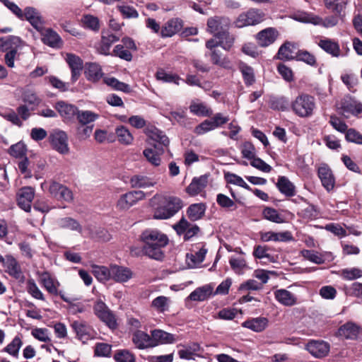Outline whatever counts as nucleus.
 I'll list each match as a JSON object with an SVG mask.
<instances>
[{
	"mask_svg": "<svg viewBox=\"0 0 362 362\" xmlns=\"http://www.w3.org/2000/svg\"><path fill=\"white\" fill-rule=\"evenodd\" d=\"M103 81L107 86L116 90L122 91L124 93H129L131 91V88L128 84L118 81L116 78L105 77Z\"/></svg>",
	"mask_w": 362,
	"mask_h": 362,
	"instance_id": "obj_45",
	"label": "nucleus"
},
{
	"mask_svg": "<svg viewBox=\"0 0 362 362\" xmlns=\"http://www.w3.org/2000/svg\"><path fill=\"white\" fill-rule=\"evenodd\" d=\"M28 21L36 30L43 28V21L39 11L33 7H26L23 11V20Z\"/></svg>",
	"mask_w": 362,
	"mask_h": 362,
	"instance_id": "obj_20",
	"label": "nucleus"
},
{
	"mask_svg": "<svg viewBox=\"0 0 362 362\" xmlns=\"http://www.w3.org/2000/svg\"><path fill=\"white\" fill-rule=\"evenodd\" d=\"M144 245V252L149 257L160 260L164 255L162 248L167 245L168 238L157 229H146L141 235Z\"/></svg>",
	"mask_w": 362,
	"mask_h": 362,
	"instance_id": "obj_2",
	"label": "nucleus"
},
{
	"mask_svg": "<svg viewBox=\"0 0 362 362\" xmlns=\"http://www.w3.org/2000/svg\"><path fill=\"white\" fill-rule=\"evenodd\" d=\"M90 236L93 239L102 242H107L112 238L110 233L106 229L103 228H98L91 231L90 233Z\"/></svg>",
	"mask_w": 362,
	"mask_h": 362,
	"instance_id": "obj_58",
	"label": "nucleus"
},
{
	"mask_svg": "<svg viewBox=\"0 0 362 362\" xmlns=\"http://www.w3.org/2000/svg\"><path fill=\"white\" fill-rule=\"evenodd\" d=\"M118 40L119 37L113 34H103L99 47L100 53L105 55L109 54V51L111 45H112V43Z\"/></svg>",
	"mask_w": 362,
	"mask_h": 362,
	"instance_id": "obj_43",
	"label": "nucleus"
},
{
	"mask_svg": "<svg viewBox=\"0 0 362 362\" xmlns=\"http://www.w3.org/2000/svg\"><path fill=\"white\" fill-rule=\"evenodd\" d=\"M171 304L170 298L160 296L154 298L151 304V308L158 313H164L169 310Z\"/></svg>",
	"mask_w": 362,
	"mask_h": 362,
	"instance_id": "obj_35",
	"label": "nucleus"
},
{
	"mask_svg": "<svg viewBox=\"0 0 362 362\" xmlns=\"http://www.w3.org/2000/svg\"><path fill=\"white\" fill-rule=\"evenodd\" d=\"M341 108L343 113H351L353 115H357L362 112V104L352 98L344 100L342 103Z\"/></svg>",
	"mask_w": 362,
	"mask_h": 362,
	"instance_id": "obj_39",
	"label": "nucleus"
},
{
	"mask_svg": "<svg viewBox=\"0 0 362 362\" xmlns=\"http://www.w3.org/2000/svg\"><path fill=\"white\" fill-rule=\"evenodd\" d=\"M0 116L7 121L11 122L13 124L16 125L18 127H21L23 125V122L17 115V113L12 109L6 110L4 111H0Z\"/></svg>",
	"mask_w": 362,
	"mask_h": 362,
	"instance_id": "obj_54",
	"label": "nucleus"
},
{
	"mask_svg": "<svg viewBox=\"0 0 362 362\" xmlns=\"http://www.w3.org/2000/svg\"><path fill=\"white\" fill-rule=\"evenodd\" d=\"M42 40L45 45L52 47H59L62 44L59 35L52 29L45 30L42 33Z\"/></svg>",
	"mask_w": 362,
	"mask_h": 362,
	"instance_id": "obj_34",
	"label": "nucleus"
},
{
	"mask_svg": "<svg viewBox=\"0 0 362 362\" xmlns=\"http://www.w3.org/2000/svg\"><path fill=\"white\" fill-rule=\"evenodd\" d=\"M65 60L71 70V81L75 83L81 75L83 69V61L78 56L71 53L66 54Z\"/></svg>",
	"mask_w": 362,
	"mask_h": 362,
	"instance_id": "obj_15",
	"label": "nucleus"
},
{
	"mask_svg": "<svg viewBox=\"0 0 362 362\" xmlns=\"http://www.w3.org/2000/svg\"><path fill=\"white\" fill-rule=\"evenodd\" d=\"M147 143L151 146L159 145L160 146H167L169 144V139L163 132L156 127L148 128L146 131Z\"/></svg>",
	"mask_w": 362,
	"mask_h": 362,
	"instance_id": "obj_11",
	"label": "nucleus"
},
{
	"mask_svg": "<svg viewBox=\"0 0 362 362\" xmlns=\"http://www.w3.org/2000/svg\"><path fill=\"white\" fill-rule=\"evenodd\" d=\"M212 292L213 287L206 284L196 288L189 294L188 298L193 301H204L212 295Z\"/></svg>",
	"mask_w": 362,
	"mask_h": 362,
	"instance_id": "obj_30",
	"label": "nucleus"
},
{
	"mask_svg": "<svg viewBox=\"0 0 362 362\" xmlns=\"http://www.w3.org/2000/svg\"><path fill=\"white\" fill-rule=\"evenodd\" d=\"M269 272L263 269H257L254 272L253 276L257 279L259 282L255 283L250 280V290H258L263 284H266L269 279Z\"/></svg>",
	"mask_w": 362,
	"mask_h": 362,
	"instance_id": "obj_46",
	"label": "nucleus"
},
{
	"mask_svg": "<svg viewBox=\"0 0 362 362\" xmlns=\"http://www.w3.org/2000/svg\"><path fill=\"white\" fill-rule=\"evenodd\" d=\"M146 193L141 190H132L121 194L117 200L116 209L120 211H127L136 204L139 201L144 199Z\"/></svg>",
	"mask_w": 362,
	"mask_h": 362,
	"instance_id": "obj_5",
	"label": "nucleus"
},
{
	"mask_svg": "<svg viewBox=\"0 0 362 362\" xmlns=\"http://www.w3.org/2000/svg\"><path fill=\"white\" fill-rule=\"evenodd\" d=\"M32 336L42 342H47L50 341L49 332L46 328H34L31 331Z\"/></svg>",
	"mask_w": 362,
	"mask_h": 362,
	"instance_id": "obj_63",
	"label": "nucleus"
},
{
	"mask_svg": "<svg viewBox=\"0 0 362 362\" xmlns=\"http://www.w3.org/2000/svg\"><path fill=\"white\" fill-rule=\"evenodd\" d=\"M343 16H339L337 13L334 16H330L325 19L320 18L310 13L300 11L294 13L292 18L296 21L303 23H311L315 25H322L325 28H332L335 26L340 18Z\"/></svg>",
	"mask_w": 362,
	"mask_h": 362,
	"instance_id": "obj_4",
	"label": "nucleus"
},
{
	"mask_svg": "<svg viewBox=\"0 0 362 362\" xmlns=\"http://www.w3.org/2000/svg\"><path fill=\"white\" fill-rule=\"evenodd\" d=\"M35 196V190L31 187H24L18 192V204L23 210L29 212L31 209V203Z\"/></svg>",
	"mask_w": 362,
	"mask_h": 362,
	"instance_id": "obj_12",
	"label": "nucleus"
},
{
	"mask_svg": "<svg viewBox=\"0 0 362 362\" xmlns=\"http://www.w3.org/2000/svg\"><path fill=\"white\" fill-rule=\"evenodd\" d=\"M306 349L315 358H322L329 351V344L324 341H310L306 345Z\"/></svg>",
	"mask_w": 362,
	"mask_h": 362,
	"instance_id": "obj_16",
	"label": "nucleus"
},
{
	"mask_svg": "<svg viewBox=\"0 0 362 362\" xmlns=\"http://www.w3.org/2000/svg\"><path fill=\"white\" fill-rule=\"evenodd\" d=\"M55 108L64 119L70 120L75 115L78 110L77 107L74 105L69 104L64 101H59L55 105Z\"/></svg>",
	"mask_w": 362,
	"mask_h": 362,
	"instance_id": "obj_28",
	"label": "nucleus"
},
{
	"mask_svg": "<svg viewBox=\"0 0 362 362\" xmlns=\"http://www.w3.org/2000/svg\"><path fill=\"white\" fill-rule=\"evenodd\" d=\"M209 176L203 175L198 177H194L186 189V192L190 196H196L201 193L207 186Z\"/></svg>",
	"mask_w": 362,
	"mask_h": 362,
	"instance_id": "obj_21",
	"label": "nucleus"
},
{
	"mask_svg": "<svg viewBox=\"0 0 362 362\" xmlns=\"http://www.w3.org/2000/svg\"><path fill=\"white\" fill-rule=\"evenodd\" d=\"M294 45L290 42H286L283 44L278 51V58L280 59H291L293 58L292 49Z\"/></svg>",
	"mask_w": 362,
	"mask_h": 362,
	"instance_id": "obj_55",
	"label": "nucleus"
},
{
	"mask_svg": "<svg viewBox=\"0 0 362 362\" xmlns=\"http://www.w3.org/2000/svg\"><path fill=\"white\" fill-rule=\"evenodd\" d=\"M260 238L264 242L274 241V242H288L293 240V236L291 232H272L268 231L262 233Z\"/></svg>",
	"mask_w": 362,
	"mask_h": 362,
	"instance_id": "obj_26",
	"label": "nucleus"
},
{
	"mask_svg": "<svg viewBox=\"0 0 362 362\" xmlns=\"http://www.w3.org/2000/svg\"><path fill=\"white\" fill-rule=\"evenodd\" d=\"M26 289L28 293L34 298L45 300V296L40 291L37 284L33 279H28L26 282Z\"/></svg>",
	"mask_w": 362,
	"mask_h": 362,
	"instance_id": "obj_50",
	"label": "nucleus"
},
{
	"mask_svg": "<svg viewBox=\"0 0 362 362\" xmlns=\"http://www.w3.org/2000/svg\"><path fill=\"white\" fill-rule=\"evenodd\" d=\"M173 228L179 235L184 236L185 240H189L199 231V228L195 223L188 221L185 217L174 224Z\"/></svg>",
	"mask_w": 362,
	"mask_h": 362,
	"instance_id": "obj_9",
	"label": "nucleus"
},
{
	"mask_svg": "<svg viewBox=\"0 0 362 362\" xmlns=\"http://www.w3.org/2000/svg\"><path fill=\"white\" fill-rule=\"evenodd\" d=\"M93 274L100 281H106L111 279L110 266H96L93 267Z\"/></svg>",
	"mask_w": 362,
	"mask_h": 362,
	"instance_id": "obj_53",
	"label": "nucleus"
},
{
	"mask_svg": "<svg viewBox=\"0 0 362 362\" xmlns=\"http://www.w3.org/2000/svg\"><path fill=\"white\" fill-rule=\"evenodd\" d=\"M318 177L322 186L327 190H332L334 187L335 180L332 170L327 165L322 164L318 168Z\"/></svg>",
	"mask_w": 362,
	"mask_h": 362,
	"instance_id": "obj_19",
	"label": "nucleus"
},
{
	"mask_svg": "<svg viewBox=\"0 0 362 362\" xmlns=\"http://www.w3.org/2000/svg\"><path fill=\"white\" fill-rule=\"evenodd\" d=\"M9 153L16 158H22L25 156L26 146L22 142L12 145L9 149Z\"/></svg>",
	"mask_w": 362,
	"mask_h": 362,
	"instance_id": "obj_64",
	"label": "nucleus"
},
{
	"mask_svg": "<svg viewBox=\"0 0 362 362\" xmlns=\"http://www.w3.org/2000/svg\"><path fill=\"white\" fill-rule=\"evenodd\" d=\"M6 272L15 279H19L21 275V269L19 264L15 258L11 256L7 257L5 262Z\"/></svg>",
	"mask_w": 362,
	"mask_h": 362,
	"instance_id": "obj_42",
	"label": "nucleus"
},
{
	"mask_svg": "<svg viewBox=\"0 0 362 362\" xmlns=\"http://www.w3.org/2000/svg\"><path fill=\"white\" fill-rule=\"evenodd\" d=\"M350 1L351 0H324L325 7L339 16H344V11Z\"/></svg>",
	"mask_w": 362,
	"mask_h": 362,
	"instance_id": "obj_32",
	"label": "nucleus"
},
{
	"mask_svg": "<svg viewBox=\"0 0 362 362\" xmlns=\"http://www.w3.org/2000/svg\"><path fill=\"white\" fill-rule=\"evenodd\" d=\"M302 256L317 264H321L324 262V259L321 255H319L317 252L309 250H303L301 251Z\"/></svg>",
	"mask_w": 362,
	"mask_h": 362,
	"instance_id": "obj_61",
	"label": "nucleus"
},
{
	"mask_svg": "<svg viewBox=\"0 0 362 362\" xmlns=\"http://www.w3.org/2000/svg\"><path fill=\"white\" fill-rule=\"evenodd\" d=\"M338 334L346 339H355L358 334V327L353 322H347L340 327Z\"/></svg>",
	"mask_w": 362,
	"mask_h": 362,
	"instance_id": "obj_40",
	"label": "nucleus"
},
{
	"mask_svg": "<svg viewBox=\"0 0 362 362\" xmlns=\"http://www.w3.org/2000/svg\"><path fill=\"white\" fill-rule=\"evenodd\" d=\"M262 214L264 218L270 221L278 223L284 222L283 217L278 213V211L276 209L273 208L266 207L263 210Z\"/></svg>",
	"mask_w": 362,
	"mask_h": 362,
	"instance_id": "obj_59",
	"label": "nucleus"
},
{
	"mask_svg": "<svg viewBox=\"0 0 362 362\" xmlns=\"http://www.w3.org/2000/svg\"><path fill=\"white\" fill-rule=\"evenodd\" d=\"M340 276L347 281H352L362 277V270L356 268H346L340 271Z\"/></svg>",
	"mask_w": 362,
	"mask_h": 362,
	"instance_id": "obj_52",
	"label": "nucleus"
},
{
	"mask_svg": "<svg viewBox=\"0 0 362 362\" xmlns=\"http://www.w3.org/2000/svg\"><path fill=\"white\" fill-rule=\"evenodd\" d=\"M276 300L283 305L292 306L296 303V296L286 289H278L274 292Z\"/></svg>",
	"mask_w": 362,
	"mask_h": 362,
	"instance_id": "obj_29",
	"label": "nucleus"
},
{
	"mask_svg": "<svg viewBox=\"0 0 362 362\" xmlns=\"http://www.w3.org/2000/svg\"><path fill=\"white\" fill-rule=\"evenodd\" d=\"M318 45L326 52L333 57H339L340 54V48L339 44L330 39H322L319 41Z\"/></svg>",
	"mask_w": 362,
	"mask_h": 362,
	"instance_id": "obj_38",
	"label": "nucleus"
},
{
	"mask_svg": "<svg viewBox=\"0 0 362 362\" xmlns=\"http://www.w3.org/2000/svg\"><path fill=\"white\" fill-rule=\"evenodd\" d=\"M76 117L79 123L83 125L89 124L95 121L99 115L90 110H77Z\"/></svg>",
	"mask_w": 362,
	"mask_h": 362,
	"instance_id": "obj_48",
	"label": "nucleus"
},
{
	"mask_svg": "<svg viewBox=\"0 0 362 362\" xmlns=\"http://www.w3.org/2000/svg\"><path fill=\"white\" fill-rule=\"evenodd\" d=\"M279 32L274 28H267L261 30L256 35L257 43L261 47H267L276 40Z\"/></svg>",
	"mask_w": 362,
	"mask_h": 362,
	"instance_id": "obj_18",
	"label": "nucleus"
},
{
	"mask_svg": "<svg viewBox=\"0 0 362 362\" xmlns=\"http://www.w3.org/2000/svg\"><path fill=\"white\" fill-rule=\"evenodd\" d=\"M85 74L87 79L94 83L98 82L103 76L101 66L95 62L86 64Z\"/></svg>",
	"mask_w": 362,
	"mask_h": 362,
	"instance_id": "obj_31",
	"label": "nucleus"
},
{
	"mask_svg": "<svg viewBox=\"0 0 362 362\" xmlns=\"http://www.w3.org/2000/svg\"><path fill=\"white\" fill-rule=\"evenodd\" d=\"M22 345V337L20 335H17L4 349V351L13 356H18L19 350L21 348Z\"/></svg>",
	"mask_w": 362,
	"mask_h": 362,
	"instance_id": "obj_49",
	"label": "nucleus"
},
{
	"mask_svg": "<svg viewBox=\"0 0 362 362\" xmlns=\"http://www.w3.org/2000/svg\"><path fill=\"white\" fill-rule=\"evenodd\" d=\"M163 153V148L159 145L146 148L143 151L144 157L154 166H158L160 163V156Z\"/></svg>",
	"mask_w": 362,
	"mask_h": 362,
	"instance_id": "obj_27",
	"label": "nucleus"
},
{
	"mask_svg": "<svg viewBox=\"0 0 362 362\" xmlns=\"http://www.w3.org/2000/svg\"><path fill=\"white\" fill-rule=\"evenodd\" d=\"M291 108L299 117H310L316 108L315 98L307 93H301L291 102Z\"/></svg>",
	"mask_w": 362,
	"mask_h": 362,
	"instance_id": "obj_3",
	"label": "nucleus"
},
{
	"mask_svg": "<svg viewBox=\"0 0 362 362\" xmlns=\"http://www.w3.org/2000/svg\"><path fill=\"white\" fill-rule=\"evenodd\" d=\"M230 264L234 272L238 274H242L247 269L245 261L240 257H232L230 259Z\"/></svg>",
	"mask_w": 362,
	"mask_h": 362,
	"instance_id": "obj_56",
	"label": "nucleus"
},
{
	"mask_svg": "<svg viewBox=\"0 0 362 362\" xmlns=\"http://www.w3.org/2000/svg\"><path fill=\"white\" fill-rule=\"evenodd\" d=\"M151 334L153 347L160 344H173L176 341V337L174 334L162 329H153L151 332Z\"/></svg>",
	"mask_w": 362,
	"mask_h": 362,
	"instance_id": "obj_17",
	"label": "nucleus"
},
{
	"mask_svg": "<svg viewBox=\"0 0 362 362\" xmlns=\"http://www.w3.org/2000/svg\"><path fill=\"white\" fill-rule=\"evenodd\" d=\"M58 226L62 228H67L71 230H77L83 234L82 229L79 223L71 218L66 217L59 219L58 221Z\"/></svg>",
	"mask_w": 362,
	"mask_h": 362,
	"instance_id": "obj_51",
	"label": "nucleus"
},
{
	"mask_svg": "<svg viewBox=\"0 0 362 362\" xmlns=\"http://www.w3.org/2000/svg\"><path fill=\"white\" fill-rule=\"evenodd\" d=\"M156 78L158 81H160L164 83H173L178 85L180 78L175 74L169 73L165 71L163 69H159L156 71Z\"/></svg>",
	"mask_w": 362,
	"mask_h": 362,
	"instance_id": "obj_47",
	"label": "nucleus"
},
{
	"mask_svg": "<svg viewBox=\"0 0 362 362\" xmlns=\"http://www.w3.org/2000/svg\"><path fill=\"white\" fill-rule=\"evenodd\" d=\"M24 45L20 37L9 35L0 37V51L7 52L13 49H21Z\"/></svg>",
	"mask_w": 362,
	"mask_h": 362,
	"instance_id": "obj_22",
	"label": "nucleus"
},
{
	"mask_svg": "<svg viewBox=\"0 0 362 362\" xmlns=\"http://www.w3.org/2000/svg\"><path fill=\"white\" fill-rule=\"evenodd\" d=\"M81 22L83 26L86 28L90 29L92 30H98L99 25V20L97 17L87 14L84 15L81 19Z\"/></svg>",
	"mask_w": 362,
	"mask_h": 362,
	"instance_id": "obj_57",
	"label": "nucleus"
},
{
	"mask_svg": "<svg viewBox=\"0 0 362 362\" xmlns=\"http://www.w3.org/2000/svg\"><path fill=\"white\" fill-rule=\"evenodd\" d=\"M115 134L118 141L123 145H130L134 141V136L129 130L124 126L117 127L115 129Z\"/></svg>",
	"mask_w": 362,
	"mask_h": 362,
	"instance_id": "obj_41",
	"label": "nucleus"
},
{
	"mask_svg": "<svg viewBox=\"0 0 362 362\" xmlns=\"http://www.w3.org/2000/svg\"><path fill=\"white\" fill-rule=\"evenodd\" d=\"M40 284L46 289V291L52 295H59L65 302H69V299L66 298L64 294L58 291L60 286L59 282L48 272L37 273Z\"/></svg>",
	"mask_w": 362,
	"mask_h": 362,
	"instance_id": "obj_6",
	"label": "nucleus"
},
{
	"mask_svg": "<svg viewBox=\"0 0 362 362\" xmlns=\"http://www.w3.org/2000/svg\"><path fill=\"white\" fill-rule=\"evenodd\" d=\"M276 187L286 197H293L296 194L294 185L284 176L279 177Z\"/></svg>",
	"mask_w": 362,
	"mask_h": 362,
	"instance_id": "obj_36",
	"label": "nucleus"
},
{
	"mask_svg": "<svg viewBox=\"0 0 362 362\" xmlns=\"http://www.w3.org/2000/svg\"><path fill=\"white\" fill-rule=\"evenodd\" d=\"M189 108L192 114L199 117H208L212 114L211 110L199 100H192Z\"/></svg>",
	"mask_w": 362,
	"mask_h": 362,
	"instance_id": "obj_33",
	"label": "nucleus"
},
{
	"mask_svg": "<svg viewBox=\"0 0 362 362\" xmlns=\"http://www.w3.org/2000/svg\"><path fill=\"white\" fill-rule=\"evenodd\" d=\"M153 209V218L165 220L173 217L182 208L180 198L165 194H156L149 201Z\"/></svg>",
	"mask_w": 362,
	"mask_h": 362,
	"instance_id": "obj_1",
	"label": "nucleus"
},
{
	"mask_svg": "<svg viewBox=\"0 0 362 362\" xmlns=\"http://www.w3.org/2000/svg\"><path fill=\"white\" fill-rule=\"evenodd\" d=\"M93 310L95 315L110 328L114 329L117 327V322L114 314L103 300H98L95 303Z\"/></svg>",
	"mask_w": 362,
	"mask_h": 362,
	"instance_id": "obj_7",
	"label": "nucleus"
},
{
	"mask_svg": "<svg viewBox=\"0 0 362 362\" xmlns=\"http://www.w3.org/2000/svg\"><path fill=\"white\" fill-rule=\"evenodd\" d=\"M71 327L76 332L77 338L82 341L83 343H85L93 337L92 327L84 321H74L71 324Z\"/></svg>",
	"mask_w": 362,
	"mask_h": 362,
	"instance_id": "obj_13",
	"label": "nucleus"
},
{
	"mask_svg": "<svg viewBox=\"0 0 362 362\" xmlns=\"http://www.w3.org/2000/svg\"><path fill=\"white\" fill-rule=\"evenodd\" d=\"M49 141L52 148L61 154H67L69 151L68 136L65 132L54 129L49 134Z\"/></svg>",
	"mask_w": 362,
	"mask_h": 362,
	"instance_id": "obj_8",
	"label": "nucleus"
},
{
	"mask_svg": "<svg viewBox=\"0 0 362 362\" xmlns=\"http://www.w3.org/2000/svg\"><path fill=\"white\" fill-rule=\"evenodd\" d=\"M114 358L116 362H135L134 355L128 350H119L115 353Z\"/></svg>",
	"mask_w": 362,
	"mask_h": 362,
	"instance_id": "obj_60",
	"label": "nucleus"
},
{
	"mask_svg": "<svg viewBox=\"0 0 362 362\" xmlns=\"http://www.w3.org/2000/svg\"><path fill=\"white\" fill-rule=\"evenodd\" d=\"M207 249L204 245H197L194 250L191 251V253L187 254L186 262L189 268L199 267L201 264L204 260Z\"/></svg>",
	"mask_w": 362,
	"mask_h": 362,
	"instance_id": "obj_10",
	"label": "nucleus"
},
{
	"mask_svg": "<svg viewBox=\"0 0 362 362\" xmlns=\"http://www.w3.org/2000/svg\"><path fill=\"white\" fill-rule=\"evenodd\" d=\"M111 279L118 283H125L133 276L132 270L126 267L117 264L110 265Z\"/></svg>",
	"mask_w": 362,
	"mask_h": 362,
	"instance_id": "obj_14",
	"label": "nucleus"
},
{
	"mask_svg": "<svg viewBox=\"0 0 362 362\" xmlns=\"http://www.w3.org/2000/svg\"><path fill=\"white\" fill-rule=\"evenodd\" d=\"M129 182L132 188H148L156 184L153 178L141 174L132 175Z\"/></svg>",
	"mask_w": 362,
	"mask_h": 362,
	"instance_id": "obj_25",
	"label": "nucleus"
},
{
	"mask_svg": "<svg viewBox=\"0 0 362 362\" xmlns=\"http://www.w3.org/2000/svg\"><path fill=\"white\" fill-rule=\"evenodd\" d=\"M182 21L178 18L168 21L161 28V35L164 37L173 36L182 28Z\"/></svg>",
	"mask_w": 362,
	"mask_h": 362,
	"instance_id": "obj_24",
	"label": "nucleus"
},
{
	"mask_svg": "<svg viewBox=\"0 0 362 362\" xmlns=\"http://www.w3.org/2000/svg\"><path fill=\"white\" fill-rule=\"evenodd\" d=\"M132 341L139 349L152 348L151 334L149 335L145 332L136 330L132 335Z\"/></svg>",
	"mask_w": 362,
	"mask_h": 362,
	"instance_id": "obj_23",
	"label": "nucleus"
},
{
	"mask_svg": "<svg viewBox=\"0 0 362 362\" xmlns=\"http://www.w3.org/2000/svg\"><path fill=\"white\" fill-rule=\"evenodd\" d=\"M238 314L242 315L241 310H238L235 308H223L218 312V316L220 319L229 320L236 317Z\"/></svg>",
	"mask_w": 362,
	"mask_h": 362,
	"instance_id": "obj_62",
	"label": "nucleus"
},
{
	"mask_svg": "<svg viewBox=\"0 0 362 362\" xmlns=\"http://www.w3.org/2000/svg\"><path fill=\"white\" fill-rule=\"evenodd\" d=\"M206 209V206L203 203L193 204L188 207L187 214L192 221H196L204 216Z\"/></svg>",
	"mask_w": 362,
	"mask_h": 362,
	"instance_id": "obj_37",
	"label": "nucleus"
},
{
	"mask_svg": "<svg viewBox=\"0 0 362 362\" xmlns=\"http://www.w3.org/2000/svg\"><path fill=\"white\" fill-rule=\"evenodd\" d=\"M216 38L219 40L220 46L228 51L234 43V37L226 29L216 34Z\"/></svg>",
	"mask_w": 362,
	"mask_h": 362,
	"instance_id": "obj_44",
	"label": "nucleus"
}]
</instances>
